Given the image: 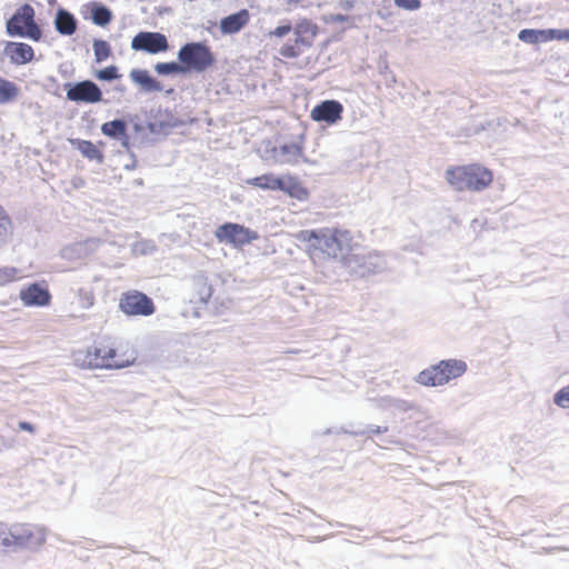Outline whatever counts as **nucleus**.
Here are the masks:
<instances>
[{"label": "nucleus", "instance_id": "f257e3e1", "mask_svg": "<svg viewBox=\"0 0 569 569\" xmlns=\"http://www.w3.org/2000/svg\"><path fill=\"white\" fill-rule=\"evenodd\" d=\"M300 239L309 243L312 258L323 256L340 259L342 263L355 246L350 231L343 229L303 230L300 233Z\"/></svg>", "mask_w": 569, "mask_h": 569}, {"label": "nucleus", "instance_id": "f03ea898", "mask_svg": "<svg viewBox=\"0 0 569 569\" xmlns=\"http://www.w3.org/2000/svg\"><path fill=\"white\" fill-rule=\"evenodd\" d=\"M492 172L481 164L451 167L446 170V180L456 191L480 192L492 182Z\"/></svg>", "mask_w": 569, "mask_h": 569}, {"label": "nucleus", "instance_id": "7ed1b4c3", "mask_svg": "<svg viewBox=\"0 0 569 569\" xmlns=\"http://www.w3.org/2000/svg\"><path fill=\"white\" fill-rule=\"evenodd\" d=\"M468 367L460 359H446L420 371L415 381L425 387L445 386L449 381L463 376Z\"/></svg>", "mask_w": 569, "mask_h": 569}, {"label": "nucleus", "instance_id": "20e7f679", "mask_svg": "<svg viewBox=\"0 0 569 569\" xmlns=\"http://www.w3.org/2000/svg\"><path fill=\"white\" fill-rule=\"evenodd\" d=\"M113 348L93 347L74 355V363L83 369H121L129 366L130 361L116 359Z\"/></svg>", "mask_w": 569, "mask_h": 569}, {"label": "nucleus", "instance_id": "39448f33", "mask_svg": "<svg viewBox=\"0 0 569 569\" xmlns=\"http://www.w3.org/2000/svg\"><path fill=\"white\" fill-rule=\"evenodd\" d=\"M9 550H39L47 540V528L43 526L14 523L9 526Z\"/></svg>", "mask_w": 569, "mask_h": 569}, {"label": "nucleus", "instance_id": "423d86ee", "mask_svg": "<svg viewBox=\"0 0 569 569\" xmlns=\"http://www.w3.org/2000/svg\"><path fill=\"white\" fill-rule=\"evenodd\" d=\"M177 58L184 68V73L189 71L203 72L216 61L210 48L203 42H188L183 44L179 49Z\"/></svg>", "mask_w": 569, "mask_h": 569}, {"label": "nucleus", "instance_id": "0eeeda50", "mask_svg": "<svg viewBox=\"0 0 569 569\" xmlns=\"http://www.w3.org/2000/svg\"><path fill=\"white\" fill-rule=\"evenodd\" d=\"M343 266L350 274L358 278L379 273L387 268L386 260L380 253L376 251L358 252L356 248H352V251L345 258Z\"/></svg>", "mask_w": 569, "mask_h": 569}, {"label": "nucleus", "instance_id": "6e6552de", "mask_svg": "<svg viewBox=\"0 0 569 569\" xmlns=\"http://www.w3.org/2000/svg\"><path fill=\"white\" fill-rule=\"evenodd\" d=\"M292 31L293 42L288 41L279 49V54L288 59L298 58L302 53L301 47L312 46L318 27L310 20L303 19L292 28Z\"/></svg>", "mask_w": 569, "mask_h": 569}, {"label": "nucleus", "instance_id": "1a4fd4ad", "mask_svg": "<svg viewBox=\"0 0 569 569\" xmlns=\"http://www.w3.org/2000/svg\"><path fill=\"white\" fill-rule=\"evenodd\" d=\"M246 182L263 190H280L298 199L307 194L301 184L290 176L277 177L273 173H267L250 178Z\"/></svg>", "mask_w": 569, "mask_h": 569}, {"label": "nucleus", "instance_id": "9d476101", "mask_svg": "<svg viewBox=\"0 0 569 569\" xmlns=\"http://www.w3.org/2000/svg\"><path fill=\"white\" fill-rule=\"evenodd\" d=\"M214 236L219 242L230 243L233 247H242L259 238L256 231L232 222L219 226L214 231Z\"/></svg>", "mask_w": 569, "mask_h": 569}, {"label": "nucleus", "instance_id": "9b49d317", "mask_svg": "<svg viewBox=\"0 0 569 569\" xmlns=\"http://www.w3.org/2000/svg\"><path fill=\"white\" fill-rule=\"evenodd\" d=\"M119 307L128 316H151L154 303L151 298L140 291L123 293Z\"/></svg>", "mask_w": 569, "mask_h": 569}, {"label": "nucleus", "instance_id": "f8f14e48", "mask_svg": "<svg viewBox=\"0 0 569 569\" xmlns=\"http://www.w3.org/2000/svg\"><path fill=\"white\" fill-rule=\"evenodd\" d=\"M67 99L73 102L97 103L102 100V91L91 80L66 83Z\"/></svg>", "mask_w": 569, "mask_h": 569}, {"label": "nucleus", "instance_id": "ddd939ff", "mask_svg": "<svg viewBox=\"0 0 569 569\" xmlns=\"http://www.w3.org/2000/svg\"><path fill=\"white\" fill-rule=\"evenodd\" d=\"M131 49L157 54L167 51L169 42L167 37L160 32L141 31L132 38Z\"/></svg>", "mask_w": 569, "mask_h": 569}, {"label": "nucleus", "instance_id": "4468645a", "mask_svg": "<svg viewBox=\"0 0 569 569\" xmlns=\"http://www.w3.org/2000/svg\"><path fill=\"white\" fill-rule=\"evenodd\" d=\"M19 298L26 307H47L51 302V293L44 281L22 287Z\"/></svg>", "mask_w": 569, "mask_h": 569}, {"label": "nucleus", "instance_id": "2eb2a0df", "mask_svg": "<svg viewBox=\"0 0 569 569\" xmlns=\"http://www.w3.org/2000/svg\"><path fill=\"white\" fill-rule=\"evenodd\" d=\"M342 104L337 100H325L311 110V118L318 122L335 124L341 119Z\"/></svg>", "mask_w": 569, "mask_h": 569}, {"label": "nucleus", "instance_id": "dca6fc26", "mask_svg": "<svg viewBox=\"0 0 569 569\" xmlns=\"http://www.w3.org/2000/svg\"><path fill=\"white\" fill-rule=\"evenodd\" d=\"M34 16L33 8L29 4H24L19 11H17L7 22V32L9 36H24V29L28 24H32Z\"/></svg>", "mask_w": 569, "mask_h": 569}, {"label": "nucleus", "instance_id": "f3484780", "mask_svg": "<svg viewBox=\"0 0 569 569\" xmlns=\"http://www.w3.org/2000/svg\"><path fill=\"white\" fill-rule=\"evenodd\" d=\"M302 153L303 149L299 143L290 142L273 147L271 158L279 164H295L302 157Z\"/></svg>", "mask_w": 569, "mask_h": 569}, {"label": "nucleus", "instance_id": "a211bd4d", "mask_svg": "<svg viewBox=\"0 0 569 569\" xmlns=\"http://www.w3.org/2000/svg\"><path fill=\"white\" fill-rule=\"evenodd\" d=\"M4 54L10 58L14 64H24L33 59V49L31 46L22 42H8L4 48Z\"/></svg>", "mask_w": 569, "mask_h": 569}, {"label": "nucleus", "instance_id": "6ab92c4d", "mask_svg": "<svg viewBox=\"0 0 569 569\" xmlns=\"http://www.w3.org/2000/svg\"><path fill=\"white\" fill-rule=\"evenodd\" d=\"M249 11L247 9H242L221 19L220 29L224 34L237 33L249 22Z\"/></svg>", "mask_w": 569, "mask_h": 569}, {"label": "nucleus", "instance_id": "aec40b11", "mask_svg": "<svg viewBox=\"0 0 569 569\" xmlns=\"http://www.w3.org/2000/svg\"><path fill=\"white\" fill-rule=\"evenodd\" d=\"M101 132L104 136L119 140L123 148L129 149V137L127 134V123L124 120L114 119L112 121L104 122L101 126Z\"/></svg>", "mask_w": 569, "mask_h": 569}, {"label": "nucleus", "instance_id": "412c9836", "mask_svg": "<svg viewBox=\"0 0 569 569\" xmlns=\"http://www.w3.org/2000/svg\"><path fill=\"white\" fill-rule=\"evenodd\" d=\"M376 406L392 413L407 412L415 408V405L408 400L396 398L392 396H385L376 400Z\"/></svg>", "mask_w": 569, "mask_h": 569}, {"label": "nucleus", "instance_id": "4be33fe9", "mask_svg": "<svg viewBox=\"0 0 569 569\" xmlns=\"http://www.w3.org/2000/svg\"><path fill=\"white\" fill-rule=\"evenodd\" d=\"M96 246L97 241L89 239L63 248L61 253L66 259H82L93 251Z\"/></svg>", "mask_w": 569, "mask_h": 569}, {"label": "nucleus", "instance_id": "5701e85b", "mask_svg": "<svg viewBox=\"0 0 569 569\" xmlns=\"http://www.w3.org/2000/svg\"><path fill=\"white\" fill-rule=\"evenodd\" d=\"M131 80L141 86L146 92L161 91L162 86L159 81L153 79L147 70L133 69L130 72Z\"/></svg>", "mask_w": 569, "mask_h": 569}, {"label": "nucleus", "instance_id": "b1692460", "mask_svg": "<svg viewBox=\"0 0 569 569\" xmlns=\"http://www.w3.org/2000/svg\"><path fill=\"white\" fill-rule=\"evenodd\" d=\"M54 26L60 34L71 36L77 29V20L69 11L59 9L56 16Z\"/></svg>", "mask_w": 569, "mask_h": 569}, {"label": "nucleus", "instance_id": "393cba45", "mask_svg": "<svg viewBox=\"0 0 569 569\" xmlns=\"http://www.w3.org/2000/svg\"><path fill=\"white\" fill-rule=\"evenodd\" d=\"M91 19L94 24L104 27L110 23L112 12L109 8L101 3H93L91 9Z\"/></svg>", "mask_w": 569, "mask_h": 569}, {"label": "nucleus", "instance_id": "a878e982", "mask_svg": "<svg viewBox=\"0 0 569 569\" xmlns=\"http://www.w3.org/2000/svg\"><path fill=\"white\" fill-rule=\"evenodd\" d=\"M18 94L19 89L13 82L0 78V104L16 100Z\"/></svg>", "mask_w": 569, "mask_h": 569}, {"label": "nucleus", "instance_id": "bb28decb", "mask_svg": "<svg viewBox=\"0 0 569 569\" xmlns=\"http://www.w3.org/2000/svg\"><path fill=\"white\" fill-rule=\"evenodd\" d=\"M547 30H535V29H523L518 33L519 40L526 43H538L540 41H548Z\"/></svg>", "mask_w": 569, "mask_h": 569}, {"label": "nucleus", "instance_id": "cd10ccee", "mask_svg": "<svg viewBox=\"0 0 569 569\" xmlns=\"http://www.w3.org/2000/svg\"><path fill=\"white\" fill-rule=\"evenodd\" d=\"M157 250V246L152 240L140 239L131 244V253L136 257L149 256Z\"/></svg>", "mask_w": 569, "mask_h": 569}, {"label": "nucleus", "instance_id": "c85d7f7f", "mask_svg": "<svg viewBox=\"0 0 569 569\" xmlns=\"http://www.w3.org/2000/svg\"><path fill=\"white\" fill-rule=\"evenodd\" d=\"M78 149L81 152V154L88 158L89 160H98V162L100 163L103 160L101 151L91 141H80Z\"/></svg>", "mask_w": 569, "mask_h": 569}, {"label": "nucleus", "instance_id": "c756f323", "mask_svg": "<svg viewBox=\"0 0 569 569\" xmlns=\"http://www.w3.org/2000/svg\"><path fill=\"white\" fill-rule=\"evenodd\" d=\"M12 233L11 219L4 209L0 210V246L6 243Z\"/></svg>", "mask_w": 569, "mask_h": 569}, {"label": "nucleus", "instance_id": "7c9ffc66", "mask_svg": "<svg viewBox=\"0 0 569 569\" xmlns=\"http://www.w3.org/2000/svg\"><path fill=\"white\" fill-rule=\"evenodd\" d=\"M183 69L184 68L181 66L180 62H174V61L159 62L154 66L156 72L161 76H169L172 73H184Z\"/></svg>", "mask_w": 569, "mask_h": 569}, {"label": "nucleus", "instance_id": "2f4dec72", "mask_svg": "<svg viewBox=\"0 0 569 569\" xmlns=\"http://www.w3.org/2000/svg\"><path fill=\"white\" fill-rule=\"evenodd\" d=\"M93 52L96 61L100 63L109 58V56L111 54V48L109 43L104 40H94Z\"/></svg>", "mask_w": 569, "mask_h": 569}, {"label": "nucleus", "instance_id": "473e14b6", "mask_svg": "<svg viewBox=\"0 0 569 569\" xmlns=\"http://www.w3.org/2000/svg\"><path fill=\"white\" fill-rule=\"evenodd\" d=\"M553 402L562 409H569V385L562 387L555 393Z\"/></svg>", "mask_w": 569, "mask_h": 569}, {"label": "nucleus", "instance_id": "72a5a7b5", "mask_svg": "<svg viewBox=\"0 0 569 569\" xmlns=\"http://www.w3.org/2000/svg\"><path fill=\"white\" fill-rule=\"evenodd\" d=\"M96 78L102 81H112L120 78V74L116 66H110L104 69L98 70L96 72Z\"/></svg>", "mask_w": 569, "mask_h": 569}, {"label": "nucleus", "instance_id": "f704fd0d", "mask_svg": "<svg viewBox=\"0 0 569 569\" xmlns=\"http://www.w3.org/2000/svg\"><path fill=\"white\" fill-rule=\"evenodd\" d=\"M549 40L569 41V29H547Z\"/></svg>", "mask_w": 569, "mask_h": 569}, {"label": "nucleus", "instance_id": "c9c22d12", "mask_svg": "<svg viewBox=\"0 0 569 569\" xmlns=\"http://www.w3.org/2000/svg\"><path fill=\"white\" fill-rule=\"evenodd\" d=\"M388 431V427H380V426H369L366 430H356L352 431L351 435L353 436H371V435H379Z\"/></svg>", "mask_w": 569, "mask_h": 569}, {"label": "nucleus", "instance_id": "e433bc0d", "mask_svg": "<svg viewBox=\"0 0 569 569\" xmlns=\"http://www.w3.org/2000/svg\"><path fill=\"white\" fill-rule=\"evenodd\" d=\"M398 8L415 11L421 7L420 0H393Z\"/></svg>", "mask_w": 569, "mask_h": 569}, {"label": "nucleus", "instance_id": "4c0bfd02", "mask_svg": "<svg viewBox=\"0 0 569 569\" xmlns=\"http://www.w3.org/2000/svg\"><path fill=\"white\" fill-rule=\"evenodd\" d=\"M18 270L13 267H6L0 269V283L9 282L16 279Z\"/></svg>", "mask_w": 569, "mask_h": 569}, {"label": "nucleus", "instance_id": "58836bf2", "mask_svg": "<svg viewBox=\"0 0 569 569\" xmlns=\"http://www.w3.org/2000/svg\"><path fill=\"white\" fill-rule=\"evenodd\" d=\"M292 31V26L287 22L284 24H280L277 28H274L272 31H270L269 37L272 38H282L287 34H289Z\"/></svg>", "mask_w": 569, "mask_h": 569}, {"label": "nucleus", "instance_id": "ea45409f", "mask_svg": "<svg viewBox=\"0 0 569 569\" xmlns=\"http://www.w3.org/2000/svg\"><path fill=\"white\" fill-rule=\"evenodd\" d=\"M9 526L0 522V548L9 549Z\"/></svg>", "mask_w": 569, "mask_h": 569}, {"label": "nucleus", "instance_id": "a19ab883", "mask_svg": "<svg viewBox=\"0 0 569 569\" xmlns=\"http://www.w3.org/2000/svg\"><path fill=\"white\" fill-rule=\"evenodd\" d=\"M80 305L83 308H90L93 305V296L91 292L80 289L79 290Z\"/></svg>", "mask_w": 569, "mask_h": 569}, {"label": "nucleus", "instance_id": "79ce46f5", "mask_svg": "<svg viewBox=\"0 0 569 569\" xmlns=\"http://www.w3.org/2000/svg\"><path fill=\"white\" fill-rule=\"evenodd\" d=\"M26 31H24V36L23 37H29L30 39H33V40H38L41 36V32L39 30V28L36 26L34 21L32 20V24H28L26 27Z\"/></svg>", "mask_w": 569, "mask_h": 569}, {"label": "nucleus", "instance_id": "37998d69", "mask_svg": "<svg viewBox=\"0 0 569 569\" xmlns=\"http://www.w3.org/2000/svg\"><path fill=\"white\" fill-rule=\"evenodd\" d=\"M356 4V0H341L339 7L343 10H351Z\"/></svg>", "mask_w": 569, "mask_h": 569}, {"label": "nucleus", "instance_id": "c03bdc74", "mask_svg": "<svg viewBox=\"0 0 569 569\" xmlns=\"http://www.w3.org/2000/svg\"><path fill=\"white\" fill-rule=\"evenodd\" d=\"M350 20V17L349 16H345V14H332L330 17V21L332 22H346V21H349Z\"/></svg>", "mask_w": 569, "mask_h": 569}, {"label": "nucleus", "instance_id": "a18cd8bd", "mask_svg": "<svg viewBox=\"0 0 569 569\" xmlns=\"http://www.w3.org/2000/svg\"><path fill=\"white\" fill-rule=\"evenodd\" d=\"M19 428L21 430H24V431H28V432H33L34 431L33 426L30 422H27V421L19 422Z\"/></svg>", "mask_w": 569, "mask_h": 569}, {"label": "nucleus", "instance_id": "49530a36", "mask_svg": "<svg viewBox=\"0 0 569 569\" xmlns=\"http://www.w3.org/2000/svg\"><path fill=\"white\" fill-rule=\"evenodd\" d=\"M131 162L124 164L126 170H133L137 167V161L134 159V156L131 153Z\"/></svg>", "mask_w": 569, "mask_h": 569}, {"label": "nucleus", "instance_id": "de8ad7c7", "mask_svg": "<svg viewBox=\"0 0 569 569\" xmlns=\"http://www.w3.org/2000/svg\"><path fill=\"white\" fill-rule=\"evenodd\" d=\"M299 1H300V0H288V3H289V4H290V3H292V2H293V3H298Z\"/></svg>", "mask_w": 569, "mask_h": 569}, {"label": "nucleus", "instance_id": "09e8293b", "mask_svg": "<svg viewBox=\"0 0 569 569\" xmlns=\"http://www.w3.org/2000/svg\"><path fill=\"white\" fill-rule=\"evenodd\" d=\"M389 81L396 82V77L392 74L391 78H389Z\"/></svg>", "mask_w": 569, "mask_h": 569}, {"label": "nucleus", "instance_id": "8fccbe9b", "mask_svg": "<svg viewBox=\"0 0 569 569\" xmlns=\"http://www.w3.org/2000/svg\"><path fill=\"white\" fill-rule=\"evenodd\" d=\"M3 208L0 206V210H2Z\"/></svg>", "mask_w": 569, "mask_h": 569}]
</instances>
